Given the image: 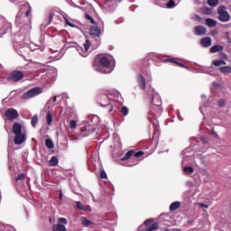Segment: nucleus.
Here are the masks:
<instances>
[{
	"label": "nucleus",
	"mask_w": 231,
	"mask_h": 231,
	"mask_svg": "<svg viewBox=\"0 0 231 231\" xmlns=\"http://www.w3.org/2000/svg\"><path fill=\"white\" fill-rule=\"evenodd\" d=\"M100 105L102 106V107H106L108 113H111V111H113V105L111 104V100H109V97L107 96L104 95L100 97Z\"/></svg>",
	"instance_id": "39448f33"
},
{
	"label": "nucleus",
	"mask_w": 231,
	"mask_h": 231,
	"mask_svg": "<svg viewBox=\"0 0 231 231\" xmlns=\"http://www.w3.org/2000/svg\"><path fill=\"white\" fill-rule=\"evenodd\" d=\"M85 19H87L88 21H90L92 24H97V23L95 22V19H93L91 15H89L88 14H85Z\"/></svg>",
	"instance_id": "c9c22d12"
},
{
	"label": "nucleus",
	"mask_w": 231,
	"mask_h": 231,
	"mask_svg": "<svg viewBox=\"0 0 231 231\" xmlns=\"http://www.w3.org/2000/svg\"><path fill=\"white\" fill-rule=\"evenodd\" d=\"M134 155V151L131 150L125 153V155L121 159L122 162H125L127 160H130L131 157Z\"/></svg>",
	"instance_id": "5701e85b"
},
{
	"label": "nucleus",
	"mask_w": 231,
	"mask_h": 231,
	"mask_svg": "<svg viewBox=\"0 0 231 231\" xmlns=\"http://www.w3.org/2000/svg\"><path fill=\"white\" fill-rule=\"evenodd\" d=\"M185 174H192V172H194V168L190 167V166H186L183 169Z\"/></svg>",
	"instance_id": "c756f323"
},
{
	"label": "nucleus",
	"mask_w": 231,
	"mask_h": 231,
	"mask_svg": "<svg viewBox=\"0 0 231 231\" xmlns=\"http://www.w3.org/2000/svg\"><path fill=\"white\" fill-rule=\"evenodd\" d=\"M200 44L203 48H210V46H212V39H210V37L202 38Z\"/></svg>",
	"instance_id": "ddd939ff"
},
{
	"label": "nucleus",
	"mask_w": 231,
	"mask_h": 231,
	"mask_svg": "<svg viewBox=\"0 0 231 231\" xmlns=\"http://www.w3.org/2000/svg\"><path fill=\"white\" fill-rule=\"evenodd\" d=\"M100 178L101 180H107V173H106V171H101L100 172Z\"/></svg>",
	"instance_id": "ea45409f"
},
{
	"label": "nucleus",
	"mask_w": 231,
	"mask_h": 231,
	"mask_svg": "<svg viewBox=\"0 0 231 231\" xmlns=\"http://www.w3.org/2000/svg\"><path fill=\"white\" fill-rule=\"evenodd\" d=\"M167 8H175L176 7V3L174 2V0H170L167 5H166Z\"/></svg>",
	"instance_id": "473e14b6"
},
{
	"label": "nucleus",
	"mask_w": 231,
	"mask_h": 231,
	"mask_svg": "<svg viewBox=\"0 0 231 231\" xmlns=\"http://www.w3.org/2000/svg\"><path fill=\"white\" fill-rule=\"evenodd\" d=\"M158 228H159L158 223H154L146 231L158 230Z\"/></svg>",
	"instance_id": "f704fd0d"
},
{
	"label": "nucleus",
	"mask_w": 231,
	"mask_h": 231,
	"mask_svg": "<svg viewBox=\"0 0 231 231\" xmlns=\"http://www.w3.org/2000/svg\"><path fill=\"white\" fill-rule=\"evenodd\" d=\"M217 15V19L220 21V23H228V21L231 19L230 13L226 11V6L225 5L218 6Z\"/></svg>",
	"instance_id": "f03ea898"
},
{
	"label": "nucleus",
	"mask_w": 231,
	"mask_h": 231,
	"mask_svg": "<svg viewBox=\"0 0 231 231\" xmlns=\"http://www.w3.org/2000/svg\"><path fill=\"white\" fill-rule=\"evenodd\" d=\"M113 56L109 55H99V66L94 65L96 71L99 73H111V60Z\"/></svg>",
	"instance_id": "f257e3e1"
},
{
	"label": "nucleus",
	"mask_w": 231,
	"mask_h": 231,
	"mask_svg": "<svg viewBox=\"0 0 231 231\" xmlns=\"http://www.w3.org/2000/svg\"><path fill=\"white\" fill-rule=\"evenodd\" d=\"M76 205L78 208H79V210H84L85 212H88V210H89V207L84 206L82 203H80V201H77Z\"/></svg>",
	"instance_id": "b1692460"
},
{
	"label": "nucleus",
	"mask_w": 231,
	"mask_h": 231,
	"mask_svg": "<svg viewBox=\"0 0 231 231\" xmlns=\"http://www.w3.org/2000/svg\"><path fill=\"white\" fill-rule=\"evenodd\" d=\"M97 129H95V127L91 125H87L82 128L81 134L82 136H88L89 134H91V133H95Z\"/></svg>",
	"instance_id": "1a4fd4ad"
},
{
	"label": "nucleus",
	"mask_w": 231,
	"mask_h": 231,
	"mask_svg": "<svg viewBox=\"0 0 231 231\" xmlns=\"http://www.w3.org/2000/svg\"><path fill=\"white\" fill-rule=\"evenodd\" d=\"M46 120L48 125H51V123L53 122V115L51 114V112H47Z\"/></svg>",
	"instance_id": "393cba45"
},
{
	"label": "nucleus",
	"mask_w": 231,
	"mask_h": 231,
	"mask_svg": "<svg viewBox=\"0 0 231 231\" xmlns=\"http://www.w3.org/2000/svg\"><path fill=\"white\" fill-rule=\"evenodd\" d=\"M5 116L7 120H10L12 122L19 118V112H17L15 108H8L5 111Z\"/></svg>",
	"instance_id": "423d86ee"
},
{
	"label": "nucleus",
	"mask_w": 231,
	"mask_h": 231,
	"mask_svg": "<svg viewBox=\"0 0 231 231\" xmlns=\"http://www.w3.org/2000/svg\"><path fill=\"white\" fill-rule=\"evenodd\" d=\"M89 35L92 37H100V28H98L97 25L91 26L89 30Z\"/></svg>",
	"instance_id": "9b49d317"
},
{
	"label": "nucleus",
	"mask_w": 231,
	"mask_h": 231,
	"mask_svg": "<svg viewBox=\"0 0 231 231\" xmlns=\"http://www.w3.org/2000/svg\"><path fill=\"white\" fill-rule=\"evenodd\" d=\"M25 178H26V174H24V173H20V174L18 175V177L15 179V181H21V180H24Z\"/></svg>",
	"instance_id": "e433bc0d"
},
{
	"label": "nucleus",
	"mask_w": 231,
	"mask_h": 231,
	"mask_svg": "<svg viewBox=\"0 0 231 231\" xmlns=\"http://www.w3.org/2000/svg\"><path fill=\"white\" fill-rule=\"evenodd\" d=\"M70 129H75L77 127V121L71 120L69 124Z\"/></svg>",
	"instance_id": "58836bf2"
},
{
	"label": "nucleus",
	"mask_w": 231,
	"mask_h": 231,
	"mask_svg": "<svg viewBox=\"0 0 231 231\" xmlns=\"http://www.w3.org/2000/svg\"><path fill=\"white\" fill-rule=\"evenodd\" d=\"M52 231H66V226L62 224H57L52 226Z\"/></svg>",
	"instance_id": "aec40b11"
},
{
	"label": "nucleus",
	"mask_w": 231,
	"mask_h": 231,
	"mask_svg": "<svg viewBox=\"0 0 231 231\" xmlns=\"http://www.w3.org/2000/svg\"><path fill=\"white\" fill-rule=\"evenodd\" d=\"M133 165H136V163H134V164H130V165H128V167H133Z\"/></svg>",
	"instance_id": "603ef678"
},
{
	"label": "nucleus",
	"mask_w": 231,
	"mask_h": 231,
	"mask_svg": "<svg viewBox=\"0 0 231 231\" xmlns=\"http://www.w3.org/2000/svg\"><path fill=\"white\" fill-rule=\"evenodd\" d=\"M62 197H63V195H62V191H60V199H62Z\"/></svg>",
	"instance_id": "8fccbe9b"
},
{
	"label": "nucleus",
	"mask_w": 231,
	"mask_h": 231,
	"mask_svg": "<svg viewBox=\"0 0 231 231\" xmlns=\"http://www.w3.org/2000/svg\"><path fill=\"white\" fill-rule=\"evenodd\" d=\"M90 46H91V42H89V40H87L86 42L84 43V49L82 47L78 48V51L81 57H88V51L89 50Z\"/></svg>",
	"instance_id": "0eeeda50"
},
{
	"label": "nucleus",
	"mask_w": 231,
	"mask_h": 231,
	"mask_svg": "<svg viewBox=\"0 0 231 231\" xmlns=\"http://www.w3.org/2000/svg\"><path fill=\"white\" fill-rule=\"evenodd\" d=\"M38 122H39V116L37 115H34L31 121L32 125L33 127H36Z\"/></svg>",
	"instance_id": "cd10ccee"
},
{
	"label": "nucleus",
	"mask_w": 231,
	"mask_h": 231,
	"mask_svg": "<svg viewBox=\"0 0 231 231\" xmlns=\"http://www.w3.org/2000/svg\"><path fill=\"white\" fill-rule=\"evenodd\" d=\"M194 33L196 35H205L207 33V28L203 25H199L194 28Z\"/></svg>",
	"instance_id": "9d476101"
},
{
	"label": "nucleus",
	"mask_w": 231,
	"mask_h": 231,
	"mask_svg": "<svg viewBox=\"0 0 231 231\" xmlns=\"http://www.w3.org/2000/svg\"><path fill=\"white\" fill-rule=\"evenodd\" d=\"M54 102H57V97H54Z\"/></svg>",
	"instance_id": "6e6d98bb"
},
{
	"label": "nucleus",
	"mask_w": 231,
	"mask_h": 231,
	"mask_svg": "<svg viewBox=\"0 0 231 231\" xmlns=\"http://www.w3.org/2000/svg\"><path fill=\"white\" fill-rule=\"evenodd\" d=\"M219 70L221 71V73L229 74L231 73V67L230 66L220 67Z\"/></svg>",
	"instance_id": "a878e982"
},
{
	"label": "nucleus",
	"mask_w": 231,
	"mask_h": 231,
	"mask_svg": "<svg viewBox=\"0 0 231 231\" xmlns=\"http://www.w3.org/2000/svg\"><path fill=\"white\" fill-rule=\"evenodd\" d=\"M11 3H16L17 0H10Z\"/></svg>",
	"instance_id": "3c124183"
},
{
	"label": "nucleus",
	"mask_w": 231,
	"mask_h": 231,
	"mask_svg": "<svg viewBox=\"0 0 231 231\" xmlns=\"http://www.w3.org/2000/svg\"><path fill=\"white\" fill-rule=\"evenodd\" d=\"M80 221H81L83 226H89V225H91V221L88 220V218H86L84 217H82L80 218Z\"/></svg>",
	"instance_id": "c85d7f7f"
},
{
	"label": "nucleus",
	"mask_w": 231,
	"mask_h": 231,
	"mask_svg": "<svg viewBox=\"0 0 231 231\" xmlns=\"http://www.w3.org/2000/svg\"><path fill=\"white\" fill-rule=\"evenodd\" d=\"M45 145L48 149H53V147H55V144H53V141H51V139H46Z\"/></svg>",
	"instance_id": "bb28decb"
},
{
	"label": "nucleus",
	"mask_w": 231,
	"mask_h": 231,
	"mask_svg": "<svg viewBox=\"0 0 231 231\" xmlns=\"http://www.w3.org/2000/svg\"><path fill=\"white\" fill-rule=\"evenodd\" d=\"M152 103L153 106L160 107V106H162V99L160 98V96L156 95L155 97H152Z\"/></svg>",
	"instance_id": "f3484780"
},
{
	"label": "nucleus",
	"mask_w": 231,
	"mask_h": 231,
	"mask_svg": "<svg viewBox=\"0 0 231 231\" xmlns=\"http://www.w3.org/2000/svg\"><path fill=\"white\" fill-rule=\"evenodd\" d=\"M213 86H214V88L219 87V85L217 83H216V82H213Z\"/></svg>",
	"instance_id": "09e8293b"
},
{
	"label": "nucleus",
	"mask_w": 231,
	"mask_h": 231,
	"mask_svg": "<svg viewBox=\"0 0 231 231\" xmlns=\"http://www.w3.org/2000/svg\"><path fill=\"white\" fill-rule=\"evenodd\" d=\"M195 19H196L197 21H201V17H199V15H195Z\"/></svg>",
	"instance_id": "de8ad7c7"
},
{
	"label": "nucleus",
	"mask_w": 231,
	"mask_h": 231,
	"mask_svg": "<svg viewBox=\"0 0 231 231\" xmlns=\"http://www.w3.org/2000/svg\"><path fill=\"white\" fill-rule=\"evenodd\" d=\"M212 64L215 65L217 68H219V66H226V61L223 60H215L212 61Z\"/></svg>",
	"instance_id": "412c9836"
},
{
	"label": "nucleus",
	"mask_w": 231,
	"mask_h": 231,
	"mask_svg": "<svg viewBox=\"0 0 231 231\" xmlns=\"http://www.w3.org/2000/svg\"><path fill=\"white\" fill-rule=\"evenodd\" d=\"M225 48L221 45H215L210 48V53H217V51H223Z\"/></svg>",
	"instance_id": "a211bd4d"
},
{
	"label": "nucleus",
	"mask_w": 231,
	"mask_h": 231,
	"mask_svg": "<svg viewBox=\"0 0 231 231\" xmlns=\"http://www.w3.org/2000/svg\"><path fill=\"white\" fill-rule=\"evenodd\" d=\"M218 106H220V107H222V106H225V100L220 99V100L218 101Z\"/></svg>",
	"instance_id": "c03bdc74"
},
{
	"label": "nucleus",
	"mask_w": 231,
	"mask_h": 231,
	"mask_svg": "<svg viewBox=\"0 0 231 231\" xmlns=\"http://www.w3.org/2000/svg\"><path fill=\"white\" fill-rule=\"evenodd\" d=\"M13 133L14 135L23 134V125L20 123H14L13 125Z\"/></svg>",
	"instance_id": "f8f14e48"
},
{
	"label": "nucleus",
	"mask_w": 231,
	"mask_h": 231,
	"mask_svg": "<svg viewBox=\"0 0 231 231\" xmlns=\"http://www.w3.org/2000/svg\"><path fill=\"white\" fill-rule=\"evenodd\" d=\"M23 79H24V74L20 70H14L8 76L7 80L9 82H19Z\"/></svg>",
	"instance_id": "20e7f679"
},
{
	"label": "nucleus",
	"mask_w": 231,
	"mask_h": 231,
	"mask_svg": "<svg viewBox=\"0 0 231 231\" xmlns=\"http://www.w3.org/2000/svg\"><path fill=\"white\" fill-rule=\"evenodd\" d=\"M49 165H51V167H56V165H59V158L56 156L51 157L49 161Z\"/></svg>",
	"instance_id": "4be33fe9"
},
{
	"label": "nucleus",
	"mask_w": 231,
	"mask_h": 231,
	"mask_svg": "<svg viewBox=\"0 0 231 231\" xmlns=\"http://www.w3.org/2000/svg\"><path fill=\"white\" fill-rule=\"evenodd\" d=\"M53 21V14H50L49 16V23H51Z\"/></svg>",
	"instance_id": "49530a36"
},
{
	"label": "nucleus",
	"mask_w": 231,
	"mask_h": 231,
	"mask_svg": "<svg viewBox=\"0 0 231 231\" xmlns=\"http://www.w3.org/2000/svg\"><path fill=\"white\" fill-rule=\"evenodd\" d=\"M199 207H200V208H208V205L205 203H199Z\"/></svg>",
	"instance_id": "79ce46f5"
},
{
	"label": "nucleus",
	"mask_w": 231,
	"mask_h": 231,
	"mask_svg": "<svg viewBox=\"0 0 231 231\" xmlns=\"http://www.w3.org/2000/svg\"><path fill=\"white\" fill-rule=\"evenodd\" d=\"M208 5L209 6H217L219 5V0H208Z\"/></svg>",
	"instance_id": "7c9ffc66"
},
{
	"label": "nucleus",
	"mask_w": 231,
	"mask_h": 231,
	"mask_svg": "<svg viewBox=\"0 0 231 231\" xmlns=\"http://www.w3.org/2000/svg\"><path fill=\"white\" fill-rule=\"evenodd\" d=\"M149 223H152V219L149 218L144 222L145 226H147V225H149Z\"/></svg>",
	"instance_id": "a18cd8bd"
},
{
	"label": "nucleus",
	"mask_w": 231,
	"mask_h": 231,
	"mask_svg": "<svg viewBox=\"0 0 231 231\" xmlns=\"http://www.w3.org/2000/svg\"><path fill=\"white\" fill-rule=\"evenodd\" d=\"M180 207H181L180 202L179 201L172 202L170 206V210H171V212H174V210H178Z\"/></svg>",
	"instance_id": "6ab92c4d"
},
{
	"label": "nucleus",
	"mask_w": 231,
	"mask_h": 231,
	"mask_svg": "<svg viewBox=\"0 0 231 231\" xmlns=\"http://www.w3.org/2000/svg\"><path fill=\"white\" fill-rule=\"evenodd\" d=\"M173 231H181V229H175V230H173Z\"/></svg>",
	"instance_id": "5fc2aeb1"
},
{
	"label": "nucleus",
	"mask_w": 231,
	"mask_h": 231,
	"mask_svg": "<svg viewBox=\"0 0 231 231\" xmlns=\"http://www.w3.org/2000/svg\"><path fill=\"white\" fill-rule=\"evenodd\" d=\"M122 0H119V2H121Z\"/></svg>",
	"instance_id": "4d7b16f0"
},
{
	"label": "nucleus",
	"mask_w": 231,
	"mask_h": 231,
	"mask_svg": "<svg viewBox=\"0 0 231 231\" xmlns=\"http://www.w3.org/2000/svg\"><path fill=\"white\" fill-rule=\"evenodd\" d=\"M28 8H30V5L26 2H23V5H20V12H24V10H27L25 13L26 17L32 14V10Z\"/></svg>",
	"instance_id": "4468645a"
},
{
	"label": "nucleus",
	"mask_w": 231,
	"mask_h": 231,
	"mask_svg": "<svg viewBox=\"0 0 231 231\" xmlns=\"http://www.w3.org/2000/svg\"><path fill=\"white\" fill-rule=\"evenodd\" d=\"M137 82H138L139 88L141 89H145V78H143L142 75H138Z\"/></svg>",
	"instance_id": "2eb2a0df"
},
{
	"label": "nucleus",
	"mask_w": 231,
	"mask_h": 231,
	"mask_svg": "<svg viewBox=\"0 0 231 231\" xmlns=\"http://www.w3.org/2000/svg\"><path fill=\"white\" fill-rule=\"evenodd\" d=\"M134 154L135 158H140V156H143V152H137Z\"/></svg>",
	"instance_id": "a19ab883"
},
{
	"label": "nucleus",
	"mask_w": 231,
	"mask_h": 231,
	"mask_svg": "<svg viewBox=\"0 0 231 231\" xmlns=\"http://www.w3.org/2000/svg\"><path fill=\"white\" fill-rule=\"evenodd\" d=\"M65 22L68 24V26H70V28H75V24L69 23L68 19L65 18Z\"/></svg>",
	"instance_id": "37998d69"
},
{
	"label": "nucleus",
	"mask_w": 231,
	"mask_h": 231,
	"mask_svg": "<svg viewBox=\"0 0 231 231\" xmlns=\"http://www.w3.org/2000/svg\"><path fill=\"white\" fill-rule=\"evenodd\" d=\"M58 223H60V225H68V219L60 217L59 218Z\"/></svg>",
	"instance_id": "4c0bfd02"
},
{
	"label": "nucleus",
	"mask_w": 231,
	"mask_h": 231,
	"mask_svg": "<svg viewBox=\"0 0 231 231\" xmlns=\"http://www.w3.org/2000/svg\"><path fill=\"white\" fill-rule=\"evenodd\" d=\"M206 25L208 26L209 28H214L215 26L217 25V22L212 18H207Z\"/></svg>",
	"instance_id": "dca6fc26"
},
{
	"label": "nucleus",
	"mask_w": 231,
	"mask_h": 231,
	"mask_svg": "<svg viewBox=\"0 0 231 231\" xmlns=\"http://www.w3.org/2000/svg\"><path fill=\"white\" fill-rule=\"evenodd\" d=\"M213 134H214V136H217V134H216V133H213Z\"/></svg>",
	"instance_id": "864d4df0"
},
{
	"label": "nucleus",
	"mask_w": 231,
	"mask_h": 231,
	"mask_svg": "<svg viewBox=\"0 0 231 231\" xmlns=\"http://www.w3.org/2000/svg\"><path fill=\"white\" fill-rule=\"evenodd\" d=\"M26 141V134L22 133L14 135V143L15 145H21V143H24Z\"/></svg>",
	"instance_id": "6e6552de"
},
{
	"label": "nucleus",
	"mask_w": 231,
	"mask_h": 231,
	"mask_svg": "<svg viewBox=\"0 0 231 231\" xmlns=\"http://www.w3.org/2000/svg\"><path fill=\"white\" fill-rule=\"evenodd\" d=\"M121 113L124 116H127V115H129V108H127V106H123L121 108Z\"/></svg>",
	"instance_id": "72a5a7b5"
},
{
	"label": "nucleus",
	"mask_w": 231,
	"mask_h": 231,
	"mask_svg": "<svg viewBox=\"0 0 231 231\" xmlns=\"http://www.w3.org/2000/svg\"><path fill=\"white\" fill-rule=\"evenodd\" d=\"M168 62H171V64H176L177 66H180V68H187V66H185L184 64L180 63V62L174 60L173 59H169Z\"/></svg>",
	"instance_id": "2f4dec72"
},
{
	"label": "nucleus",
	"mask_w": 231,
	"mask_h": 231,
	"mask_svg": "<svg viewBox=\"0 0 231 231\" xmlns=\"http://www.w3.org/2000/svg\"><path fill=\"white\" fill-rule=\"evenodd\" d=\"M41 93H42V88L36 87L23 93L22 96V99L28 100L30 98H33V97H37V95H41Z\"/></svg>",
	"instance_id": "7ed1b4c3"
}]
</instances>
